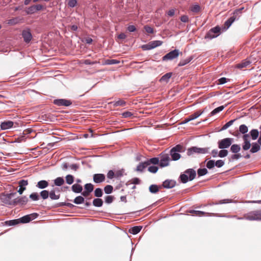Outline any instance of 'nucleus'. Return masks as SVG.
Segmentation results:
<instances>
[{"label":"nucleus","mask_w":261,"mask_h":261,"mask_svg":"<svg viewBox=\"0 0 261 261\" xmlns=\"http://www.w3.org/2000/svg\"><path fill=\"white\" fill-rule=\"evenodd\" d=\"M196 176V172L192 168H189L185 171L179 176V179L183 184L187 183L188 181H192Z\"/></svg>","instance_id":"f257e3e1"},{"label":"nucleus","mask_w":261,"mask_h":261,"mask_svg":"<svg viewBox=\"0 0 261 261\" xmlns=\"http://www.w3.org/2000/svg\"><path fill=\"white\" fill-rule=\"evenodd\" d=\"M184 147L180 144L176 145L173 147L170 151V155L172 158V160L173 161L178 160L181 157L179 153L184 152Z\"/></svg>","instance_id":"f03ea898"},{"label":"nucleus","mask_w":261,"mask_h":261,"mask_svg":"<svg viewBox=\"0 0 261 261\" xmlns=\"http://www.w3.org/2000/svg\"><path fill=\"white\" fill-rule=\"evenodd\" d=\"M209 150V147L199 148L194 146L188 148L187 154L188 156L192 155L194 153L205 154L207 153Z\"/></svg>","instance_id":"7ed1b4c3"},{"label":"nucleus","mask_w":261,"mask_h":261,"mask_svg":"<svg viewBox=\"0 0 261 261\" xmlns=\"http://www.w3.org/2000/svg\"><path fill=\"white\" fill-rule=\"evenodd\" d=\"M16 194V192L4 194L1 196V200L6 204L15 205V202L14 201V199H12V198L15 196Z\"/></svg>","instance_id":"20e7f679"},{"label":"nucleus","mask_w":261,"mask_h":261,"mask_svg":"<svg viewBox=\"0 0 261 261\" xmlns=\"http://www.w3.org/2000/svg\"><path fill=\"white\" fill-rule=\"evenodd\" d=\"M233 141L231 138H226L220 140L218 142V148L220 149H226L231 146Z\"/></svg>","instance_id":"39448f33"},{"label":"nucleus","mask_w":261,"mask_h":261,"mask_svg":"<svg viewBox=\"0 0 261 261\" xmlns=\"http://www.w3.org/2000/svg\"><path fill=\"white\" fill-rule=\"evenodd\" d=\"M245 219L250 221L261 220V210L252 211L249 213L245 216Z\"/></svg>","instance_id":"423d86ee"},{"label":"nucleus","mask_w":261,"mask_h":261,"mask_svg":"<svg viewBox=\"0 0 261 261\" xmlns=\"http://www.w3.org/2000/svg\"><path fill=\"white\" fill-rule=\"evenodd\" d=\"M160 160L159 166L162 168L168 166L170 160L169 154L165 153V152H162L160 154Z\"/></svg>","instance_id":"0eeeda50"},{"label":"nucleus","mask_w":261,"mask_h":261,"mask_svg":"<svg viewBox=\"0 0 261 261\" xmlns=\"http://www.w3.org/2000/svg\"><path fill=\"white\" fill-rule=\"evenodd\" d=\"M221 31V29L219 26H216L212 28L206 34L205 38L212 39L217 37L219 35V33Z\"/></svg>","instance_id":"6e6552de"},{"label":"nucleus","mask_w":261,"mask_h":261,"mask_svg":"<svg viewBox=\"0 0 261 261\" xmlns=\"http://www.w3.org/2000/svg\"><path fill=\"white\" fill-rule=\"evenodd\" d=\"M179 54H180L179 50L177 49H175L174 50L170 51L169 53L167 54L166 55L163 56L162 58V60L164 61L172 60L176 58L177 57H178ZM180 54H181V53H180Z\"/></svg>","instance_id":"1a4fd4ad"},{"label":"nucleus","mask_w":261,"mask_h":261,"mask_svg":"<svg viewBox=\"0 0 261 261\" xmlns=\"http://www.w3.org/2000/svg\"><path fill=\"white\" fill-rule=\"evenodd\" d=\"M243 8H241L240 9H238V10H236L234 12H233V16L230 17V18H229L225 22V26L226 27V29H228L229 28L231 25L232 24V23L235 21V20H236L237 19H238L237 18V15L239 14V13H241V10L243 9Z\"/></svg>","instance_id":"9d476101"},{"label":"nucleus","mask_w":261,"mask_h":261,"mask_svg":"<svg viewBox=\"0 0 261 261\" xmlns=\"http://www.w3.org/2000/svg\"><path fill=\"white\" fill-rule=\"evenodd\" d=\"M243 135L242 139L244 141V143L242 145V148L244 150H247L251 147V143L249 140L250 135L249 134L247 133Z\"/></svg>","instance_id":"9b49d317"},{"label":"nucleus","mask_w":261,"mask_h":261,"mask_svg":"<svg viewBox=\"0 0 261 261\" xmlns=\"http://www.w3.org/2000/svg\"><path fill=\"white\" fill-rule=\"evenodd\" d=\"M37 216L38 214L37 213H33L31 215L24 216L19 218V220H20V223H27L35 219Z\"/></svg>","instance_id":"f8f14e48"},{"label":"nucleus","mask_w":261,"mask_h":261,"mask_svg":"<svg viewBox=\"0 0 261 261\" xmlns=\"http://www.w3.org/2000/svg\"><path fill=\"white\" fill-rule=\"evenodd\" d=\"M54 103L58 106L68 107L70 106L72 102L70 100L65 99H57L54 100Z\"/></svg>","instance_id":"ddd939ff"},{"label":"nucleus","mask_w":261,"mask_h":261,"mask_svg":"<svg viewBox=\"0 0 261 261\" xmlns=\"http://www.w3.org/2000/svg\"><path fill=\"white\" fill-rule=\"evenodd\" d=\"M22 36L25 43H29L32 39V35L29 29L22 31Z\"/></svg>","instance_id":"4468645a"},{"label":"nucleus","mask_w":261,"mask_h":261,"mask_svg":"<svg viewBox=\"0 0 261 261\" xmlns=\"http://www.w3.org/2000/svg\"><path fill=\"white\" fill-rule=\"evenodd\" d=\"M93 179L95 183L100 184L105 181L106 177L103 174L97 173L93 175Z\"/></svg>","instance_id":"2eb2a0df"},{"label":"nucleus","mask_w":261,"mask_h":261,"mask_svg":"<svg viewBox=\"0 0 261 261\" xmlns=\"http://www.w3.org/2000/svg\"><path fill=\"white\" fill-rule=\"evenodd\" d=\"M176 185V181L172 179H166L162 184V186L165 189H171Z\"/></svg>","instance_id":"dca6fc26"},{"label":"nucleus","mask_w":261,"mask_h":261,"mask_svg":"<svg viewBox=\"0 0 261 261\" xmlns=\"http://www.w3.org/2000/svg\"><path fill=\"white\" fill-rule=\"evenodd\" d=\"M18 184L19 189L18 190V192L21 195L26 189L25 187L28 185V181L27 180L21 179L19 181Z\"/></svg>","instance_id":"f3484780"},{"label":"nucleus","mask_w":261,"mask_h":261,"mask_svg":"<svg viewBox=\"0 0 261 261\" xmlns=\"http://www.w3.org/2000/svg\"><path fill=\"white\" fill-rule=\"evenodd\" d=\"M203 112H204V111H202L201 112L197 111V112H196L194 113L193 114L190 115V116H189L188 117H187L185 119L184 123H187L191 120L196 119L199 116H200L203 113Z\"/></svg>","instance_id":"a211bd4d"},{"label":"nucleus","mask_w":261,"mask_h":261,"mask_svg":"<svg viewBox=\"0 0 261 261\" xmlns=\"http://www.w3.org/2000/svg\"><path fill=\"white\" fill-rule=\"evenodd\" d=\"M15 202V205L17 204L19 205H24L28 201V198L27 196H23L20 197H18L17 198L14 199Z\"/></svg>","instance_id":"6ab92c4d"},{"label":"nucleus","mask_w":261,"mask_h":261,"mask_svg":"<svg viewBox=\"0 0 261 261\" xmlns=\"http://www.w3.org/2000/svg\"><path fill=\"white\" fill-rule=\"evenodd\" d=\"M14 124V122L12 121H7L2 122L1 128L3 130L8 129L11 128Z\"/></svg>","instance_id":"aec40b11"},{"label":"nucleus","mask_w":261,"mask_h":261,"mask_svg":"<svg viewBox=\"0 0 261 261\" xmlns=\"http://www.w3.org/2000/svg\"><path fill=\"white\" fill-rule=\"evenodd\" d=\"M57 189H53L49 192V196L51 200H58L60 198V194H56V191L59 192V190H57Z\"/></svg>","instance_id":"412c9836"},{"label":"nucleus","mask_w":261,"mask_h":261,"mask_svg":"<svg viewBox=\"0 0 261 261\" xmlns=\"http://www.w3.org/2000/svg\"><path fill=\"white\" fill-rule=\"evenodd\" d=\"M48 186V182L47 181L45 180H41L39 181L36 187L40 189H44L47 187Z\"/></svg>","instance_id":"4be33fe9"},{"label":"nucleus","mask_w":261,"mask_h":261,"mask_svg":"<svg viewBox=\"0 0 261 261\" xmlns=\"http://www.w3.org/2000/svg\"><path fill=\"white\" fill-rule=\"evenodd\" d=\"M148 166V163L147 164L146 161L141 162L137 166L136 171L142 172Z\"/></svg>","instance_id":"5701e85b"},{"label":"nucleus","mask_w":261,"mask_h":261,"mask_svg":"<svg viewBox=\"0 0 261 261\" xmlns=\"http://www.w3.org/2000/svg\"><path fill=\"white\" fill-rule=\"evenodd\" d=\"M71 190L73 192L75 193H80L82 192L83 187L79 184H75L72 186Z\"/></svg>","instance_id":"b1692460"},{"label":"nucleus","mask_w":261,"mask_h":261,"mask_svg":"<svg viewBox=\"0 0 261 261\" xmlns=\"http://www.w3.org/2000/svg\"><path fill=\"white\" fill-rule=\"evenodd\" d=\"M260 145H259L257 142H253L252 144V147L250 150V152L254 153L258 152L260 149Z\"/></svg>","instance_id":"393cba45"},{"label":"nucleus","mask_w":261,"mask_h":261,"mask_svg":"<svg viewBox=\"0 0 261 261\" xmlns=\"http://www.w3.org/2000/svg\"><path fill=\"white\" fill-rule=\"evenodd\" d=\"M142 228L141 226H136L132 227L129 230V232L132 234H137L138 233Z\"/></svg>","instance_id":"a878e982"},{"label":"nucleus","mask_w":261,"mask_h":261,"mask_svg":"<svg viewBox=\"0 0 261 261\" xmlns=\"http://www.w3.org/2000/svg\"><path fill=\"white\" fill-rule=\"evenodd\" d=\"M172 72H168L166 74H165L164 75H163L161 78L160 80V82H165L168 83L169 82V79L172 76Z\"/></svg>","instance_id":"bb28decb"},{"label":"nucleus","mask_w":261,"mask_h":261,"mask_svg":"<svg viewBox=\"0 0 261 261\" xmlns=\"http://www.w3.org/2000/svg\"><path fill=\"white\" fill-rule=\"evenodd\" d=\"M231 201H232V200L229 199H225L221 200L218 202H212V203H208L207 205L212 206V205H214L228 203L231 202Z\"/></svg>","instance_id":"cd10ccee"},{"label":"nucleus","mask_w":261,"mask_h":261,"mask_svg":"<svg viewBox=\"0 0 261 261\" xmlns=\"http://www.w3.org/2000/svg\"><path fill=\"white\" fill-rule=\"evenodd\" d=\"M249 134L253 140H255L258 137L259 132L256 129H253L250 130Z\"/></svg>","instance_id":"c85d7f7f"},{"label":"nucleus","mask_w":261,"mask_h":261,"mask_svg":"<svg viewBox=\"0 0 261 261\" xmlns=\"http://www.w3.org/2000/svg\"><path fill=\"white\" fill-rule=\"evenodd\" d=\"M192 59H193V57L192 56H190L185 59H182L179 61L178 65V66H185L186 64L190 63L192 61Z\"/></svg>","instance_id":"c756f323"},{"label":"nucleus","mask_w":261,"mask_h":261,"mask_svg":"<svg viewBox=\"0 0 261 261\" xmlns=\"http://www.w3.org/2000/svg\"><path fill=\"white\" fill-rule=\"evenodd\" d=\"M241 150V147L239 145L234 144L230 146V151L234 153H238Z\"/></svg>","instance_id":"7c9ffc66"},{"label":"nucleus","mask_w":261,"mask_h":261,"mask_svg":"<svg viewBox=\"0 0 261 261\" xmlns=\"http://www.w3.org/2000/svg\"><path fill=\"white\" fill-rule=\"evenodd\" d=\"M93 205L95 207H101L103 204V201L101 199L97 198L93 200Z\"/></svg>","instance_id":"2f4dec72"},{"label":"nucleus","mask_w":261,"mask_h":261,"mask_svg":"<svg viewBox=\"0 0 261 261\" xmlns=\"http://www.w3.org/2000/svg\"><path fill=\"white\" fill-rule=\"evenodd\" d=\"M146 162L147 164L148 163V166L150 165L151 164L153 165H157L158 164H160V159L159 158H151L147 161H146Z\"/></svg>","instance_id":"473e14b6"},{"label":"nucleus","mask_w":261,"mask_h":261,"mask_svg":"<svg viewBox=\"0 0 261 261\" xmlns=\"http://www.w3.org/2000/svg\"><path fill=\"white\" fill-rule=\"evenodd\" d=\"M54 184L56 186H61L64 183V180L63 177H58L54 180Z\"/></svg>","instance_id":"72a5a7b5"},{"label":"nucleus","mask_w":261,"mask_h":261,"mask_svg":"<svg viewBox=\"0 0 261 261\" xmlns=\"http://www.w3.org/2000/svg\"><path fill=\"white\" fill-rule=\"evenodd\" d=\"M6 223L8 226H14L20 223V220L19 219L11 220L7 221Z\"/></svg>","instance_id":"f704fd0d"},{"label":"nucleus","mask_w":261,"mask_h":261,"mask_svg":"<svg viewBox=\"0 0 261 261\" xmlns=\"http://www.w3.org/2000/svg\"><path fill=\"white\" fill-rule=\"evenodd\" d=\"M84 198L82 196H78L75 198L73 202L76 204H80L84 202Z\"/></svg>","instance_id":"c9c22d12"},{"label":"nucleus","mask_w":261,"mask_h":261,"mask_svg":"<svg viewBox=\"0 0 261 261\" xmlns=\"http://www.w3.org/2000/svg\"><path fill=\"white\" fill-rule=\"evenodd\" d=\"M239 129L240 133L242 134H245L248 131V128L245 124H241L240 125Z\"/></svg>","instance_id":"e433bc0d"},{"label":"nucleus","mask_w":261,"mask_h":261,"mask_svg":"<svg viewBox=\"0 0 261 261\" xmlns=\"http://www.w3.org/2000/svg\"><path fill=\"white\" fill-rule=\"evenodd\" d=\"M224 106H221L220 107H218L213 110L210 113L211 116L215 115V114H217L218 113L222 111L224 109Z\"/></svg>","instance_id":"4c0bfd02"},{"label":"nucleus","mask_w":261,"mask_h":261,"mask_svg":"<svg viewBox=\"0 0 261 261\" xmlns=\"http://www.w3.org/2000/svg\"><path fill=\"white\" fill-rule=\"evenodd\" d=\"M152 48L161 46L163 44V41L161 40H155L150 42Z\"/></svg>","instance_id":"58836bf2"},{"label":"nucleus","mask_w":261,"mask_h":261,"mask_svg":"<svg viewBox=\"0 0 261 261\" xmlns=\"http://www.w3.org/2000/svg\"><path fill=\"white\" fill-rule=\"evenodd\" d=\"M159 190V187L156 185H151L149 188V191L151 193H156Z\"/></svg>","instance_id":"ea45409f"},{"label":"nucleus","mask_w":261,"mask_h":261,"mask_svg":"<svg viewBox=\"0 0 261 261\" xmlns=\"http://www.w3.org/2000/svg\"><path fill=\"white\" fill-rule=\"evenodd\" d=\"M49 192L47 190H44L40 192V195L41 198L43 199H46L49 197Z\"/></svg>","instance_id":"a19ab883"},{"label":"nucleus","mask_w":261,"mask_h":261,"mask_svg":"<svg viewBox=\"0 0 261 261\" xmlns=\"http://www.w3.org/2000/svg\"><path fill=\"white\" fill-rule=\"evenodd\" d=\"M208 172L207 169L204 168H199L197 170V174L198 176H202L204 175H206Z\"/></svg>","instance_id":"79ce46f5"},{"label":"nucleus","mask_w":261,"mask_h":261,"mask_svg":"<svg viewBox=\"0 0 261 261\" xmlns=\"http://www.w3.org/2000/svg\"><path fill=\"white\" fill-rule=\"evenodd\" d=\"M66 182L68 185H71L74 181V177L71 174H68L65 177Z\"/></svg>","instance_id":"37998d69"},{"label":"nucleus","mask_w":261,"mask_h":261,"mask_svg":"<svg viewBox=\"0 0 261 261\" xmlns=\"http://www.w3.org/2000/svg\"><path fill=\"white\" fill-rule=\"evenodd\" d=\"M103 195V192L101 188H97L94 190V196L96 197H101Z\"/></svg>","instance_id":"c03bdc74"},{"label":"nucleus","mask_w":261,"mask_h":261,"mask_svg":"<svg viewBox=\"0 0 261 261\" xmlns=\"http://www.w3.org/2000/svg\"><path fill=\"white\" fill-rule=\"evenodd\" d=\"M235 120L236 119L231 120L226 123H225L221 128L220 130L222 131L227 129L229 126L232 125L233 123L235 121Z\"/></svg>","instance_id":"a18cd8bd"},{"label":"nucleus","mask_w":261,"mask_h":261,"mask_svg":"<svg viewBox=\"0 0 261 261\" xmlns=\"http://www.w3.org/2000/svg\"><path fill=\"white\" fill-rule=\"evenodd\" d=\"M84 189L85 190L87 191L88 192L91 193L93 191L94 187L91 183L86 184L85 185Z\"/></svg>","instance_id":"49530a36"},{"label":"nucleus","mask_w":261,"mask_h":261,"mask_svg":"<svg viewBox=\"0 0 261 261\" xmlns=\"http://www.w3.org/2000/svg\"><path fill=\"white\" fill-rule=\"evenodd\" d=\"M190 10L194 13H198L200 10V7L198 4L194 5L191 7Z\"/></svg>","instance_id":"de8ad7c7"},{"label":"nucleus","mask_w":261,"mask_h":261,"mask_svg":"<svg viewBox=\"0 0 261 261\" xmlns=\"http://www.w3.org/2000/svg\"><path fill=\"white\" fill-rule=\"evenodd\" d=\"M113 190V187L111 185H107L104 188V191L105 193L107 194H111Z\"/></svg>","instance_id":"09e8293b"},{"label":"nucleus","mask_w":261,"mask_h":261,"mask_svg":"<svg viewBox=\"0 0 261 261\" xmlns=\"http://www.w3.org/2000/svg\"><path fill=\"white\" fill-rule=\"evenodd\" d=\"M228 153V151L225 149H221L219 152L218 156L220 158L225 157L227 155Z\"/></svg>","instance_id":"8fccbe9b"},{"label":"nucleus","mask_w":261,"mask_h":261,"mask_svg":"<svg viewBox=\"0 0 261 261\" xmlns=\"http://www.w3.org/2000/svg\"><path fill=\"white\" fill-rule=\"evenodd\" d=\"M126 105V102L122 100H118L113 102V105L115 107L117 106H124Z\"/></svg>","instance_id":"3c124183"},{"label":"nucleus","mask_w":261,"mask_h":261,"mask_svg":"<svg viewBox=\"0 0 261 261\" xmlns=\"http://www.w3.org/2000/svg\"><path fill=\"white\" fill-rule=\"evenodd\" d=\"M25 12L27 14H32L36 12L34 6H32L28 7L25 10Z\"/></svg>","instance_id":"603ef678"},{"label":"nucleus","mask_w":261,"mask_h":261,"mask_svg":"<svg viewBox=\"0 0 261 261\" xmlns=\"http://www.w3.org/2000/svg\"><path fill=\"white\" fill-rule=\"evenodd\" d=\"M19 18L15 17L8 20V23L10 25H15L19 22Z\"/></svg>","instance_id":"864d4df0"},{"label":"nucleus","mask_w":261,"mask_h":261,"mask_svg":"<svg viewBox=\"0 0 261 261\" xmlns=\"http://www.w3.org/2000/svg\"><path fill=\"white\" fill-rule=\"evenodd\" d=\"M215 161L214 160H209L206 163V167L211 169L215 166Z\"/></svg>","instance_id":"5fc2aeb1"},{"label":"nucleus","mask_w":261,"mask_h":261,"mask_svg":"<svg viewBox=\"0 0 261 261\" xmlns=\"http://www.w3.org/2000/svg\"><path fill=\"white\" fill-rule=\"evenodd\" d=\"M190 213L198 216H201L205 214L204 212L196 210H191L190 211Z\"/></svg>","instance_id":"6e6d98bb"},{"label":"nucleus","mask_w":261,"mask_h":261,"mask_svg":"<svg viewBox=\"0 0 261 261\" xmlns=\"http://www.w3.org/2000/svg\"><path fill=\"white\" fill-rule=\"evenodd\" d=\"M114 197L113 196L109 195L105 197V201L107 204H110L113 202Z\"/></svg>","instance_id":"4d7b16f0"},{"label":"nucleus","mask_w":261,"mask_h":261,"mask_svg":"<svg viewBox=\"0 0 261 261\" xmlns=\"http://www.w3.org/2000/svg\"><path fill=\"white\" fill-rule=\"evenodd\" d=\"M119 63V61L115 59L107 60L106 61V64L107 65H113L117 64Z\"/></svg>","instance_id":"13d9d810"},{"label":"nucleus","mask_w":261,"mask_h":261,"mask_svg":"<svg viewBox=\"0 0 261 261\" xmlns=\"http://www.w3.org/2000/svg\"><path fill=\"white\" fill-rule=\"evenodd\" d=\"M158 167L155 166H150L148 168V170L152 173H155L158 171Z\"/></svg>","instance_id":"bf43d9fd"},{"label":"nucleus","mask_w":261,"mask_h":261,"mask_svg":"<svg viewBox=\"0 0 261 261\" xmlns=\"http://www.w3.org/2000/svg\"><path fill=\"white\" fill-rule=\"evenodd\" d=\"M30 198L33 201L39 200V195L37 193H33L30 195Z\"/></svg>","instance_id":"052dcab7"},{"label":"nucleus","mask_w":261,"mask_h":261,"mask_svg":"<svg viewBox=\"0 0 261 261\" xmlns=\"http://www.w3.org/2000/svg\"><path fill=\"white\" fill-rule=\"evenodd\" d=\"M142 48L144 50H148L153 49L150 42L146 44L143 45L142 46Z\"/></svg>","instance_id":"680f3d73"},{"label":"nucleus","mask_w":261,"mask_h":261,"mask_svg":"<svg viewBox=\"0 0 261 261\" xmlns=\"http://www.w3.org/2000/svg\"><path fill=\"white\" fill-rule=\"evenodd\" d=\"M215 166L218 168H221L224 165V162L222 160H217L215 162Z\"/></svg>","instance_id":"e2e57ef3"},{"label":"nucleus","mask_w":261,"mask_h":261,"mask_svg":"<svg viewBox=\"0 0 261 261\" xmlns=\"http://www.w3.org/2000/svg\"><path fill=\"white\" fill-rule=\"evenodd\" d=\"M218 84L223 85L226 83H227L229 80L226 79V77H223L218 79Z\"/></svg>","instance_id":"0e129e2a"},{"label":"nucleus","mask_w":261,"mask_h":261,"mask_svg":"<svg viewBox=\"0 0 261 261\" xmlns=\"http://www.w3.org/2000/svg\"><path fill=\"white\" fill-rule=\"evenodd\" d=\"M250 64V61H245L244 62H243L241 64H238V67L240 68H243L247 67Z\"/></svg>","instance_id":"69168bd1"},{"label":"nucleus","mask_w":261,"mask_h":261,"mask_svg":"<svg viewBox=\"0 0 261 261\" xmlns=\"http://www.w3.org/2000/svg\"><path fill=\"white\" fill-rule=\"evenodd\" d=\"M77 5L76 0H69L68 5L71 8L74 7Z\"/></svg>","instance_id":"338daca9"},{"label":"nucleus","mask_w":261,"mask_h":261,"mask_svg":"<svg viewBox=\"0 0 261 261\" xmlns=\"http://www.w3.org/2000/svg\"><path fill=\"white\" fill-rule=\"evenodd\" d=\"M144 28L147 33H149V34L153 33L154 31H153V29L152 28H151L148 25H145V26H144Z\"/></svg>","instance_id":"774afa93"}]
</instances>
